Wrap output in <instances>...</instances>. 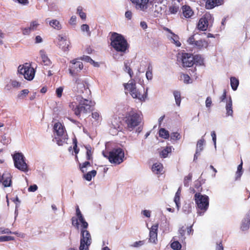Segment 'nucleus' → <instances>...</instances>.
I'll return each instance as SVG.
<instances>
[{
  "instance_id": "8",
  "label": "nucleus",
  "mask_w": 250,
  "mask_h": 250,
  "mask_svg": "<svg viewBox=\"0 0 250 250\" xmlns=\"http://www.w3.org/2000/svg\"><path fill=\"white\" fill-rule=\"evenodd\" d=\"M80 242L79 250H89L92 243V238L89 231L86 229L80 230Z\"/></svg>"
},
{
  "instance_id": "50",
  "label": "nucleus",
  "mask_w": 250,
  "mask_h": 250,
  "mask_svg": "<svg viewBox=\"0 0 250 250\" xmlns=\"http://www.w3.org/2000/svg\"><path fill=\"white\" fill-rule=\"evenodd\" d=\"M14 240V237L11 236H0V242H7Z\"/></svg>"
},
{
  "instance_id": "56",
  "label": "nucleus",
  "mask_w": 250,
  "mask_h": 250,
  "mask_svg": "<svg viewBox=\"0 0 250 250\" xmlns=\"http://www.w3.org/2000/svg\"><path fill=\"white\" fill-rule=\"evenodd\" d=\"M79 60H81L90 63L94 62V61L89 56H88L83 55V57H81L80 58H79Z\"/></svg>"
},
{
  "instance_id": "53",
  "label": "nucleus",
  "mask_w": 250,
  "mask_h": 250,
  "mask_svg": "<svg viewBox=\"0 0 250 250\" xmlns=\"http://www.w3.org/2000/svg\"><path fill=\"white\" fill-rule=\"evenodd\" d=\"M10 83L13 88L20 87L21 85V82H18L16 80H10Z\"/></svg>"
},
{
  "instance_id": "46",
  "label": "nucleus",
  "mask_w": 250,
  "mask_h": 250,
  "mask_svg": "<svg viewBox=\"0 0 250 250\" xmlns=\"http://www.w3.org/2000/svg\"><path fill=\"white\" fill-rule=\"evenodd\" d=\"M172 36L171 37V40H172L173 42L178 47H180L181 45V43L178 41L179 37L178 35L173 33L172 34Z\"/></svg>"
},
{
  "instance_id": "6",
  "label": "nucleus",
  "mask_w": 250,
  "mask_h": 250,
  "mask_svg": "<svg viewBox=\"0 0 250 250\" xmlns=\"http://www.w3.org/2000/svg\"><path fill=\"white\" fill-rule=\"evenodd\" d=\"M54 133L57 136H55L54 140L58 146H62L63 144L66 143L68 139L66 133L65 132L64 127L60 122L56 123L53 127Z\"/></svg>"
},
{
  "instance_id": "30",
  "label": "nucleus",
  "mask_w": 250,
  "mask_h": 250,
  "mask_svg": "<svg viewBox=\"0 0 250 250\" xmlns=\"http://www.w3.org/2000/svg\"><path fill=\"white\" fill-rule=\"evenodd\" d=\"M192 210V204L190 203H185L182 208L183 212L186 214L191 213Z\"/></svg>"
},
{
  "instance_id": "49",
  "label": "nucleus",
  "mask_w": 250,
  "mask_h": 250,
  "mask_svg": "<svg viewBox=\"0 0 250 250\" xmlns=\"http://www.w3.org/2000/svg\"><path fill=\"white\" fill-rule=\"evenodd\" d=\"M39 25V24L37 21H33L30 22L29 27L32 31H34L37 30Z\"/></svg>"
},
{
  "instance_id": "34",
  "label": "nucleus",
  "mask_w": 250,
  "mask_h": 250,
  "mask_svg": "<svg viewBox=\"0 0 250 250\" xmlns=\"http://www.w3.org/2000/svg\"><path fill=\"white\" fill-rule=\"evenodd\" d=\"M160 137L165 139H168L169 137V132L164 128H161L159 131Z\"/></svg>"
},
{
  "instance_id": "11",
  "label": "nucleus",
  "mask_w": 250,
  "mask_h": 250,
  "mask_svg": "<svg viewBox=\"0 0 250 250\" xmlns=\"http://www.w3.org/2000/svg\"><path fill=\"white\" fill-rule=\"evenodd\" d=\"M214 18L213 15L209 13H206L199 20L197 27L198 30L206 31L208 26H211L213 22Z\"/></svg>"
},
{
  "instance_id": "17",
  "label": "nucleus",
  "mask_w": 250,
  "mask_h": 250,
  "mask_svg": "<svg viewBox=\"0 0 250 250\" xmlns=\"http://www.w3.org/2000/svg\"><path fill=\"white\" fill-rule=\"evenodd\" d=\"M158 224H155L151 226L149 230V241L150 242L156 243L157 241V231Z\"/></svg>"
},
{
  "instance_id": "5",
  "label": "nucleus",
  "mask_w": 250,
  "mask_h": 250,
  "mask_svg": "<svg viewBox=\"0 0 250 250\" xmlns=\"http://www.w3.org/2000/svg\"><path fill=\"white\" fill-rule=\"evenodd\" d=\"M12 156L15 168L23 172L28 171L29 168L26 163V158L21 152L15 151L12 154Z\"/></svg>"
},
{
  "instance_id": "13",
  "label": "nucleus",
  "mask_w": 250,
  "mask_h": 250,
  "mask_svg": "<svg viewBox=\"0 0 250 250\" xmlns=\"http://www.w3.org/2000/svg\"><path fill=\"white\" fill-rule=\"evenodd\" d=\"M192 54L183 51L177 55V61L184 67H191L193 65Z\"/></svg>"
},
{
  "instance_id": "33",
  "label": "nucleus",
  "mask_w": 250,
  "mask_h": 250,
  "mask_svg": "<svg viewBox=\"0 0 250 250\" xmlns=\"http://www.w3.org/2000/svg\"><path fill=\"white\" fill-rule=\"evenodd\" d=\"M172 146H166L164 149H163L160 153V154L162 158H166L168 154L171 152V149Z\"/></svg>"
},
{
  "instance_id": "21",
  "label": "nucleus",
  "mask_w": 250,
  "mask_h": 250,
  "mask_svg": "<svg viewBox=\"0 0 250 250\" xmlns=\"http://www.w3.org/2000/svg\"><path fill=\"white\" fill-rule=\"evenodd\" d=\"M69 106L74 111L75 114L78 117L80 116L82 111L85 110L84 107L83 106L81 107L79 104H77L76 103H71Z\"/></svg>"
},
{
  "instance_id": "19",
  "label": "nucleus",
  "mask_w": 250,
  "mask_h": 250,
  "mask_svg": "<svg viewBox=\"0 0 250 250\" xmlns=\"http://www.w3.org/2000/svg\"><path fill=\"white\" fill-rule=\"evenodd\" d=\"M0 180H1V183H2V185L4 187H9L11 186V175L9 172H4L2 174Z\"/></svg>"
},
{
  "instance_id": "47",
  "label": "nucleus",
  "mask_w": 250,
  "mask_h": 250,
  "mask_svg": "<svg viewBox=\"0 0 250 250\" xmlns=\"http://www.w3.org/2000/svg\"><path fill=\"white\" fill-rule=\"evenodd\" d=\"M179 9V6L176 5H172L169 6V12L170 14H176Z\"/></svg>"
},
{
  "instance_id": "24",
  "label": "nucleus",
  "mask_w": 250,
  "mask_h": 250,
  "mask_svg": "<svg viewBox=\"0 0 250 250\" xmlns=\"http://www.w3.org/2000/svg\"><path fill=\"white\" fill-rule=\"evenodd\" d=\"M182 11L184 17L186 18H190L193 14L191 8L188 5L183 6Z\"/></svg>"
},
{
  "instance_id": "4",
  "label": "nucleus",
  "mask_w": 250,
  "mask_h": 250,
  "mask_svg": "<svg viewBox=\"0 0 250 250\" xmlns=\"http://www.w3.org/2000/svg\"><path fill=\"white\" fill-rule=\"evenodd\" d=\"M103 156L106 158L109 162L114 165H119L124 161L125 152L120 147L114 148L109 152L103 151Z\"/></svg>"
},
{
  "instance_id": "61",
  "label": "nucleus",
  "mask_w": 250,
  "mask_h": 250,
  "mask_svg": "<svg viewBox=\"0 0 250 250\" xmlns=\"http://www.w3.org/2000/svg\"><path fill=\"white\" fill-rule=\"evenodd\" d=\"M63 89V88L62 86H60L56 89V93L58 97H61V96H62Z\"/></svg>"
},
{
  "instance_id": "44",
  "label": "nucleus",
  "mask_w": 250,
  "mask_h": 250,
  "mask_svg": "<svg viewBox=\"0 0 250 250\" xmlns=\"http://www.w3.org/2000/svg\"><path fill=\"white\" fill-rule=\"evenodd\" d=\"M73 149L74 151L76 154V159H78L77 154H78L79 152V149L78 148V142L77 138L75 137L73 138Z\"/></svg>"
},
{
  "instance_id": "48",
  "label": "nucleus",
  "mask_w": 250,
  "mask_h": 250,
  "mask_svg": "<svg viewBox=\"0 0 250 250\" xmlns=\"http://www.w3.org/2000/svg\"><path fill=\"white\" fill-rule=\"evenodd\" d=\"M85 147L86 149V159L88 160H90L92 158L91 146L89 145H88L85 146Z\"/></svg>"
},
{
  "instance_id": "63",
  "label": "nucleus",
  "mask_w": 250,
  "mask_h": 250,
  "mask_svg": "<svg viewBox=\"0 0 250 250\" xmlns=\"http://www.w3.org/2000/svg\"><path fill=\"white\" fill-rule=\"evenodd\" d=\"M144 241H136L134 242L131 246L135 248H138L139 247L144 244Z\"/></svg>"
},
{
  "instance_id": "20",
  "label": "nucleus",
  "mask_w": 250,
  "mask_h": 250,
  "mask_svg": "<svg viewBox=\"0 0 250 250\" xmlns=\"http://www.w3.org/2000/svg\"><path fill=\"white\" fill-rule=\"evenodd\" d=\"M225 108L226 110V116H232V101L230 96H229V99L227 100Z\"/></svg>"
},
{
  "instance_id": "18",
  "label": "nucleus",
  "mask_w": 250,
  "mask_h": 250,
  "mask_svg": "<svg viewBox=\"0 0 250 250\" xmlns=\"http://www.w3.org/2000/svg\"><path fill=\"white\" fill-rule=\"evenodd\" d=\"M250 225V211L248 212L244 218L242 220L240 229L242 231H247Z\"/></svg>"
},
{
  "instance_id": "23",
  "label": "nucleus",
  "mask_w": 250,
  "mask_h": 250,
  "mask_svg": "<svg viewBox=\"0 0 250 250\" xmlns=\"http://www.w3.org/2000/svg\"><path fill=\"white\" fill-rule=\"evenodd\" d=\"M193 65L195 64L197 65H202L204 64V59L200 55H196L193 56L192 54Z\"/></svg>"
},
{
  "instance_id": "37",
  "label": "nucleus",
  "mask_w": 250,
  "mask_h": 250,
  "mask_svg": "<svg viewBox=\"0 0 250 250\" xmlns=\"http://www.w3.org/2000/svg\"><path fill=\"white\" fill-rule=\"evenodd\" d=\"M124 70L129 75L130 78H132L133 75V72L130 67L129 63L128 62H124Z\"/></svg>"
},
{
  "instance_id": "41",
  "label": "nucleus",
  "mask_w": 250,
  "mask_h": 250,
  "mask_svg": "<svg viewBox=\"0 0 250 250\" xmlns=\"http://www.w3.org/2000/svg\"><path fill=\"white\" fill-rule=\"evenodd\" d=\"M77 14H79L80 18L83 20H85L86 18V14L83 11V7L81 6H79L77 9Z\"/></svg>"
},
{
  "instance_id": "36",
  "label": "nucleus",
  "mask_w": 250,
  "mask_h": 250,
  "mask_svg": "<svg viewBox=\"0 0 250 250\" xmlns=\"http://www.w3.org/2000/svg\"><path fill=\"white\" fill-rule=\"evenodd\" d=\"M49 25L57 30H60L62 28L61 24L57 20H53L49 21Z\"/></svg>"
},
{
  "instance_id": "62",
  "label": "nucleus",
  "mask_w": 250,
  "mask_h": 250,
  "mask_svg": "<svg viewBox=\"0 0 250 250\" xmlns=\"http://www.w3.org/2000/svg\"><path fill=\"white\" fill-rule=\"evenodd\" d=\"M153 8L155 9L154 12L158 13H161L163 8L161 6H158L157 4L153 5Z\"/></svg>"
},
{
  "instance_id": "54",
  "label": "nucleus",
  "mask_w": 250,
  "mask_h": 250,
  "mask_svg": "<svg viewBox=\"0 0 250 250\" xmlns=\"http://www.w3.org/2000/svg\"><path fill=\"white\" fill-rule=\"evenodd\" d=\"M81 30L83 32H86L89 35H90L89 25L87 24H83L81 26Z\"/></svg>"
},
{
  "instance_id": "7",
  "label": "nucleus",
  "mask_w": 250,
  "mask_h": 250,
  "mask_svg": "<svg viewBox=\"0 0 250 250\" xmlns=\"http://www.w3.org/2000/svg\"><path fill=\"white\" fill-rule=\"evenodd\" d=\"M125 89L128 90L133 98L138 99L141 101H145L147 97L148 88H146L144 93L142 95L136 89V84L134 83H125L124 84Z\"/></svg>"
},
{
  "instance_id": "60",
  "label": "nucleus",
  "mask_w": 250,
  "mask_h": 250,
  "mask_svg": "<svg viewBox=\"0 0 250 250\" xmlns=\"http://www.w3.org/2000/svg\"><path fill=\"white\" fill-rule=\"evenodd\" d=\"M22 34L24 35H28L32 32L29 27L22 28Z\"/></svg>"
},
{
  "instance_id": "3",
  "label": "nucleus",
  "mask_w": 250,
  "mask_h": 250,
  "mask_svg": "<svg viewBox=\"0 0 250 250\" xmlns=\"http://www.w3.org/2000/svg\"><path fill=\"white\" fill-rule=\"evenodd\" d=\"M194 200L198 215H204L209 207V197L206 194H202L200 192H196L194 195Z\"/></svg>"
},
{
  "instance_id": "64",
  "label": "nucleus",
  "mask_w": 250,
  "mask_h": 250,
  "mask_svg": "<svg viewBox=\"0 0 250 250\" xmlns=\"http://www.w3.org/2000/svg\"><path fill=\"white\" fill-rule=\"evenodd\" d=\"M38 189V186L36 184L31 185L28 188L29 192H35Z\"/></svg>"
},
{
  "instance_id": "22",
  "label": "nucleus",
  "mask_w": 250,
  "mask_h": 250,
  "mask_svg": "<svg viewBox=\"0 0 250 250\" xmlns=\"http://www.w3.org/2000/svg\"><path fill=\"white\" fill-rule=\"evenodd\" d=\"M181 186H180L177 189V191H176L174 198V202H175L176 204V207L178 210L179 209L180 206H181V203H180V195L181 192Z\"/></svg>"
},
{
  "instance_id": "31",
  "label": "nucleus",
  "mask_w": 250,
  "mask_h": 250,
  "mask_svg": "<svg viewBox=\"0 0 250 250\" xmlns=\"http://www.w3.org/2000/svg\"><path fill=\"white\" fill-rule=\"evenodd\" d=\"M208 45V42H206L205 40H198L196 41L195 43L194 46L197 47L198 49H201L203 47L206 48Z\"/></svg>"
},
{
  "instance_id": "52",
  "label": "nucleus",
  "mask_w": 250,
  "mask_h": 250,
  "mask_svg": "<svg viewBox=\"0 0 250 250\" xmlns=\"http://www.w3.org/2000/svg\"><path fill=\"white\" fill-rule=\"evenodd\" d=\"M81 223L80 230L86 229L88 227V223L85 221V219L79 222Z\"/></svg>"
},
{
  "instance_id": "45",
  "label": "nucleus",
  "mask_w": 250,
  "mask_h": 250,
  "mask_svg": "<svg viewBox=\"0 0 250 250\" xmlns=\"http://www.w3.org/2000/svg\"><path fill=\"white\" fill-rule=\"evenodd\" d=\"M29 91L28 89H25L21 91L18 94L17 97L20 99L25 98L28 94Z\"/></svg>"
},
{
  "instance_id": "2",
  "label": "nucleus",
  "mask_w": 250,
  "mask_h": 250,
  "mask_svg": "<svg viewBox=\"0 0 250 250\" xmlns=\"http://www.w3.org/2000/svg\"><path fill=\"white\" fill-rule=\"evenodd\" d=\"M111 45L117 52L125 53L129 44L124 36L120 34L113 32L110 37Z\"/></svg>"
},
{
  "instance_id": "55",
  "label": "nucleus",
  "mask_w": 250,
  "mask_h": 250,
  "mask_svg": "<svg viewBox=\"0 0 250 250\" xmlns=\"http://www.w3.org/2000/svg\"><path fill=\"white\" fill-rule=\"evenodd\" d=\"M72 225L77 229H79L80 224L78 221V219L75 217H73L71 218Z\"/></svg>"
},
{
  "instance_id": "15",
  "label": "nucleus",
  "mask_w": 250,
  "mask_h": 250,
  "mask_svg": "<svg viewBox=\"0 0 250 250\" xmlns=\"http://www.w3.org/2000/svg\"><path fill=\"white\" fill-rule=\"evenodd\" d=\"M77 100L79 101V105L81 107H83L85 110L82 111L83 113H86L88 109H89L90 107L94 105V102L92 101H89L86 99L83 98L81 96L78 95L77 97Z\"/></svg>"
},
{
  "instance_id": "43",
  "label": "nucleus",
  "mask_w": 250,
  "mask_h": 250,
  "mask_svg": "<svg viewBox=\"0 0 250 250\" xmlns=\"http://www.w3.org/2000/svg\"><path fill=\"white\" fill-rule=\"evenodd\" d=\"M76 215L79 222L84 219L78 205L76 207Z\"/></svg>"
},
{
  "instance_id": "57",
  "label": "nucleus",
  "mask_w": 250,
  "mask_h": 250,
  "mask_svg": "<svg viewBox=\"0 0 250 250\" xmlns=\"http://www.w3.org/2000/svg\"><path fill=\"white\" fill-rule=\"evenodd\" d=\"M0 234H12V231L9 229L0 227Z\"/></svg>"
},
{
  "instance_id": "39",
  "label": "nucleus",
  "mask_w": 250,
  "mask_h": 250,
  "mask_svg": "<svg viewBox=\"0 0 250 250\" xmlns=\"http://www.w3.org/2000/svg\"><path fill=\"white\" fill-rule=\"evenodd\" d=\"M192 178V174L191 173H189L188 176L185 177L184 179V185L186 187H188L189 186V183L191 182Z\"/></svg>"
},
{
  "instance_id": "35",
  "label": "nucleus",
  "mask_w": 250,
  "mask_h": 250,
  "mask_svg": "<svg viewBox=\"0 0 250 250\" xmlns=\"http://www.w3.org/2000/svg\"><path fill=\"white\" fill-rule=\"evenodd\" d=\"M110 127L112 128L116 129L117 130L119 131H121L122 129L121 127L120 126V123L118 120H117L116 118L114 119L111 121V124L110 125Z\"/></svg>"
},
{
  "instance_id": "29",
  "label": "nucleus",
  "mask_w": 250,
  "mask_h": 250,
  "mask_svg": "<svg viewBox=\"0 0 250 250\" xmlns=\"http://www.w3.org/2000/svg\"><path fill=\"white\" fill-rule=\"evenodd\" d=\"M230 83L232 90L234 91L236 90L239 83L238 79L234 77H231L230 79Z\"/></svg>"
},
{
  "instance_id": "42",
  "label": "nucleus",
  "mask_w": 250,
  "mask_h": 250,
  "mask_svg": "<svg viewBox=\"0 0 250 250\" xmlns=\"http://www.w3.org/2000/svg\"><path fill=\"white\" fill-rule=\"evenodd\" d=\"M91 166V164L89 161H85L84 163H83L82 164H79L80 168L83 173L85 172L87 170L86 168L88 166Z\"/></svg>"
},
{
  "instance_id": "10",
  "label": "nucleus",
  "mask_w": 250,
  "mask_h": 250,
  "mask_svg": "<svg viewBox=\"0 0 250 250\" xmlns=\"http://www.w3.org/2000/svg\"><path fill=\"white\" fill-rule=\"evenodd\" d=\"M73 81L74 82V85L73 87L72 90L76 94H81L86 91L88 88L86 87V81L84 79H82L80 77H73Z\"/></svg>"
},
{
  "instance_id": "1",
  "label": "nucleus",
  "mask_w": 250,
  "mask_h": 250,
  "mask_svg": "<svg viewBox=\"0 0 250 250\" xmlns=\"http://www.w3.org/2000/svg\"><path fill=\"white\" fill-rule=\"evenodd\" d=\"M142 114L140 111L132 109L126 113L124 121L129 131H132L138 126L136 132L140 133L143 130V127L139 126L142 122Z\"/></svg>"
},
{
  "instance_id": "9",
  "label": "nucleus",
  "mask_w": 250,
  "mask_h": 250,
  "mask_svg": "<svg viewBox=\"0 0 250 250\" xmlns=\"http://www.w3.org/2000/svg\"><path fill=\"white\" fill-rule=\"evenodd\" d=\"M18 73L23 75L26 80L31 81L35 77V70L34 68L31 67V65L25 63L22 65L19 66Z\"/></svg>"
},
{
  "instance_id": "59",
  "label": "nucleus",
  "mask_w": 250,
  "mask_h": 250,
  "mask_svg": "<svg viewBox=\"0 0 250 250\" xmlns=\"http://www.w3.org/2000/svg\"><path fill=\"white\" fill-rule=\"evenodd\" d=\"M206 106L207 108H210L212 104V100L211 98L209 96L208 97L206 98Z\"/></svg>"
},
{
  "instance_id": "38",
  "label": "nucleus",
  "mask_w": 250,
  "mask_h": 250,
  "mask_svg": "<svg viewBox=\"0 0 250 250\" xmlns=\"http://www.w3.org/2000/svg\"><path fill=\"white\" fill-rule=\"evenodd\" d=\"M173 95L175 98L176 105L179 106L180 105L181 102V93L180 91H174L173 92Z\"/></svg>"
},
{
  "instance_id": "32",
  "label": "nucleus",
  "mask_w": 250,
  "mask_h": 250,
  "mask_svg": "<svg viewBox=\"0 0 250 250\" xmlns=\"http://www.w3.org/2000/svg\"><path fill=\"white\" fill-rule=\"evenodd\" d=\"M97 171L96 170H92L91 171L88 172L87 173L83 175V178L87 181H90L92 180V177L96 176Z\"/></svg>"
},
{
  "instance_id": "25",
  "label": "nucleus",
  "mask_w": 250,
  "mask_h": 250,
  "mask_svg": "<svg viewBox=\"0 0 250 250\" xmlns=\"http://www.w3.org/2000/svg\"><path fill=\"white\" fill-rule=\"evenodd\" d=\"M42 62L44 65H49L51 64V61L45 54L44 50H41L40 51Z\"/></svg>"
},
{
  "instance_id": "16",
  "label": "nucleus",
  "mask_w": 250,
  "mask_h": 250,
  "mask_svg": "<svg viewBox=\"0 0 250 250\" xmlns=\"http://www.w3.org/2000/svg\"><path fill=\"white\" fill-rule=\"evenodd\" d=\"M59 37L58 45L59 48L64 52L68 51L70 44L69 41L67 40V38L65 36H59Z\"/></svg>"
},
{
  "instance_id": "58",
  "label": "nucleus",
  "mask_w": 250,
  "mask_h": 250,
  "mask_svg": "<svg viewBox=\"0 0 250 250\" xmlns=\"http://www.w3.org/2000/svg\"><path fill=\"white\" fill-rule=\"evenodd\" d=\"M92 117L98 122H99L100 118H101L99 113L96 111L92 113Z\"/></svg>"
},
{
  "instance_id": "40",
  "label": "nucleus",
  "mask_w": 250,
  "mask_h": 250,
  "mask_svg": "<svg viewBox=\"0 0 250 250\" xmlns=\"http://www.w3.org/2000/svg\"><path fill=\"white\" fill-rule=\"evenodd\" d=\"M170 247L173 250H180L182 245L178 241H174L171 243Z\"/></svg>"
},
{
  "instance_id": "26",
  "label": "nucleus",
  "mask_w": 250,
  "mask_h": 250,
  "mask_svg": "<svg viewBox=\"0 0 250 250\" xmlns=\"http://www.w3.org/2000/svg\"><path fill=\"white\" fill-rule=\"evenodd\" d=\"M205 144V140L202 137L201 139L197 141L195 151L201 153L204 149V145Z\"/></svg>"
},
{
  "instance_id": "14",
  "label": "nucleus",
  "mask_w": 250,
  "mask_h": 250,
  "mask_svg": "<svg viewBox=\"0 0 250 250\" xmlns=\"http://www.w3.org/2000/svg\"><path fill=\"white\" fill-rule=\"evenodd\" d=\"M79 60V58H77L70 61L71 64L69 65L68 70L70 75L72 77H76L83 69V62Z\"/></svg>"
},
{
  "instance_id": "12",
  "label": "nucleus",
  "mask_w": 250,
  "mask_h": 250,
  "mask_svg": "<svg viewBox=\"0 0 250 250\" xmlns=\"http://www.w3.org/2000/svg\"><path fill=\"white\" fill-rule=\"evenodd\" d=\"M135 6L137 10L143 12L146 11L148 8V4L162 3L164 0H130Z\"/></svg>"
},
{
  "instance_id": "27",
  "label": "nucleus",
  "mask_w": 250,
  "mask_h": 250,
  "mask_svg": "<svg viewBox=\"0 0 250 250\" xmlns=\"http://www.w3.org/2000/svg\"><path fill=\"white\" fill-rule=\"evenodd\" d=\"M152 170L156 174H160L163 171V165L160 163H155L152 167Z\"/></svg>"
},
{
  "instance_id": "28",
  "label": "nucleus",
  "mask_w": 250,
  "mask_h": 250,
  "mask_svg": "<svg viewBox=\"0 0 250 250\" xmlns=\"http://www.w3.org/2000/svg\"><path fill=\"white\" fill-rule=\"evenodd\" d=\"M152 66L150 63H149L147 66V70L146 73V78L148 81H151L153 78L152 74Z\"/></svg>"
},
{
  "instance_id": "51",
  "label": "nucleus",
  "mask_w": 250,
  "mask_h": 250,
  "mask_svg": "<svg viewBox=\"0 0 250 250\" xmlns=\"http://www.w3.org/2000/svg\"><path fill=\"white\" fill-rule=\"evenodd\" d=\"M170 138L173 140H179L181 138V135L177 132H172L170 134Z\"/></svg>"
}]
</instances>
